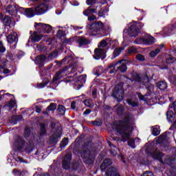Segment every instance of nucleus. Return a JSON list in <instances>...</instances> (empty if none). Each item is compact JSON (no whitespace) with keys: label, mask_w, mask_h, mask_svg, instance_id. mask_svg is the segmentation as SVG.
I'll list each match as a JSON object with an SVG mask.
<instances>
[{"label":"nucleus","mask_w":176,"mask_h":176,"mask_svg":"<svg viewBox=\"0 0 176 176\" xmlns=\"http://www.w3.org/2000/svg\"><path fill=\"white\" fill-rule=\"evenodd\" d=\"M134 123V116L131 113H125V116L122 120L118 121V124H116V131L122 135L121 141L122 142H127L131 137L130 129L131 126Z\"/></svg>","instance_id":"1"},{"label":"nucleus","mask_w":176,"mask_h":176,"mask_svg":"<svg viewBox=\"0 0 176 176\" xmlns=\"http://www.w3.org/2000/svg\"><path fill=\"white\" fill-rule=\"evenodd\" d=\"M93 145V142L90 140L85 142L79 148L75 146L73 149V153L76 155H80L84 163L91 166L94 164L96 160V153L90 151V148Z\"/></svg>","instance_id":"2"},{"label":"nucleus","mask_w":176,"mask_h":176,"mask_svg":"<svg viewBox=\"0 0 176 176\" xmlns=\"http://www.w3.org/2000/svg\"><path fill=\"white\" fill-rule=\"evenodd\" d=\"M107 46H108V43H107V41L102 40L98 48L95 50V56H94V58L96 60H99V58H102V60L104 58V56H105V52L107 51Z\"/></svg>","instance_id":"3"},{"label":"nucleus","mask_w":176,"mask_h":176,"mask_svg":"<svg viewBox=\"0 0 176 176\" xmlns=\"http://www.w3.org/2000/svg\"><path fill=\"white\" fill-rule=\"evenodd\" d=\"M88 28L90 35H96L101 31H104V23L101 21H98L88 25Z\"/></svg>","instance_id":"4"},{"label":"nucleus","mask_w":176,"mask_h":176,"mask_svg":"<svg viewBox=\"0 0 176 176\" xmlns=\"http://www.w3.org/2000/svg\"><path fill=\"white\" fill-rule=\"evenodd\" d=\"M37 32L41 34L43 32V34H49L50 31H52V26L49 24H45L42 23H35L34 25Z\"/></svg>","instance_id":"5"},{"label":"nucleus","mask_w":176,"mask_h":176,"mask_svg":"<svg viewBox=\"0 0 176 176\" xmlns=\"http://www.w3.org/2000/svg\"><path fill=\"white\" fill-rule=\"evenodd\" d=\"M145 152L146 155L151 156L154 160H162V157H163V153L160 152L157 148L153 151L146 149Z\"/></svg>","instance_id":"6"},{"label":"nucleus","mask_w":176,"mask_h":176,"mask_svg":"<svg viewBox=\"0 0 176 176\" xmlns=\"http://www.w3.org/2000/svg\"><path fill=\"white\" fill-rule=\"evenodd\" d=\"M111 96L118 101V102H122V101H123V99L124 98V89H113Z\"/></svg>","instance_id":"7"},{"label":"nucleus","mask_w":176,"mask_h":176,"mask_svg":"<svg viewBox=\"0 0 176 176\" xmlns=\"http://www.w3.org/2000/svg\"><path fill=\"white\" fill-rule=\"evenodd\" d=\"M117 65H119L118 67V71H120V72H125V71L127 70V65H126V60H121L116 63L109 65V68H115V67H117Z\"/></svg>","instance_id":"8"},{"label":"nucleus","mask_w":176,"mask_h":176,"mask_svg":"<svg viewBox=\"0 0 176 176\" xmlns=\"http://www.w3.org/2000/svg\"><path fill=\"white\" fill-rule=\"evenodd\" d=\"M71 160H72V154H67L62 162V167L64 170L71 168Z\"/></svg>","instance_id":"9"},{"label":"nucleus","mask_w":176,"mask_h":176,"mask_svg":"<svg viewBox=\"0 0 176 176\" xmlns=\"http://www.w3.org/2000/svg\"><path fill=\"white\" fill-rule=\"evenodd\" d=\"M76 42L78 45V47H83L90 45V40L85 36H78L76 38Z\"/></svg>","instance_id":"10"},{"label":"nucleus","mask_w":176,"mask_h":176,"mask_svg":"<svg viewBox=\"0 0 176 176\" xmlns=\"http://www.w3.org/2000/svg\"><path fill=\"white\" fill-rule=\"evenodd\" d=\"M33 10L34 14H37L38 16L41 14H45V13L47 12V5L41 4L35 7Z\"/></svg>","instance_id":"11"},{"label":"nucleus","mask_w":176,"mask_h":176,"mask_svg":"<svg viewBox=\"0 0 176 176\" xmlns=\"http://www.w3.org/2000/svg\"><path fill=\"white\" fill-rule=\"evenodd\" d=\"M27 142L24 140L21 136H19L16 141L15 142V146L17 151H22V149L25 146Z\"/></svg>","instance_id":"12"},{"label":"nucleus","mask_w":176,"mask_h":176,"mask_svg":"<svg viewBox=\"0 0 176 176\" xmlns=\"http://www.w3.org/2000/svg\"><path fill=\"white\" fill-rule=\"evenodd\" d=\"M124 110L125 108L123 104H120L116 109V113L120 118L121 120H123V118L126 116V113H130V112H124Z\"/></svg>","instance_id":"13"},{"label":"nucleus","mask_w":176,"mask_h":176,"mask_svg":"<svg viewBox=\"0 0 176 176\" xmlns=\"http://www.w3.org/2000/svg\"><path fill=\"white\" fill-rule=\"evenodd\" d=\"M34 149H35V143H34V140H28V144H26L24 149L25 152L26 153L30 154V153H32Z\"/></svg>","instance_id":"14"},{"label":"nucleus","mask_w":176,"mask_h":176,"mask_svg":"<svg viewBox=\"0 0 176 176\" xmlns=\"http://www.w3.org/2000/svg\"><path fill=\"white\" fill-rule=\"evenodd\" d=\"M140 32V29L135 25H132L129 28V34L130 36H137Z\"/></svg>","instance_id":"15"},{"label":"nucleus","mask_w":176,"mask_h":176,"mask_svg":"<svg viewBox=\"0 0 176 176\" xmlns=\"http://www.w3.org/2000/svg\"><path fill=\"white\" fill-rule=\"evenodd\" d=\"M21 12L27 16V17H34L35 12H34V8H23L20 9Z\"/></svg>","instance_id":"16"},{"label":"nucleus","mask_w":176,"mask_h":176,"mask_svg":"<svg viewBox=\"0 0 176 176\" xmlns=\"http://www.w3.org/2000/svg\"><path fill=\"white\" fill-rule=\"evenodd\" d=\"M112 165V160L109 158L104 159L102 163L100 165V170L102 171H105L109 167V166Z\"/></svg>","instance_id":"17"},{"label":"nucleus","mask_w":176,"mask_h":176,"mask_svg":"<svg viewBox=\"0 0 176 176\" xmlns=\"http://www.w3.org/2000/svg\"><path fill=\"white\" fill-rule=\"evenodd\" d=\"M107 176H120L119 173H118V169L115 167H110L106 171Z\"/></svg>","instance_id":"18"},{"label":"nucleus","mask_w":176,"mask_h":176,"mask_svg":"<svg viewBox=\"0 0 176 176\" xmlns=\"http://www.w3.org/2000/svg\"><path fill=\"white\" fill-rule=\"evenodd\" d=\"M7 41L8 42V43H17V41H19V37L16 34V33H14L12 34H9L7 36Z\"/></svg>","instance_id":"19"},{"label":"nucleus","mask_w":176,"mask_h":176,"mask_svg":"<svg viewBox=\"0 0 176 176\" xmlns=\"http://www.w3.org/2000/svg\"><path fill=\"white\" fill-rule=\"evenodd\" d=\"M42 38H43V34L39 35L38 34V32H34L33 34L31 35V39L34 43L36 42H39V41H41Z\"/></svg>","instance_id":"20"},{"label":"nucleus","mask_w":176,"mask_h":176,"mask_svg":"<svg viewBox=\"0 0 176 176\" xmlns=\"http://www.w3.org/2000/svg\"><path fill=\"white\" fill-rule=\"evenodd\" d=\"M23 120V116L21 115H15L12 116L10 120V123L13 124H17V122H21Z\"/></svg>","instance_id":"21"},{"label":"nucleus","mask_w":176,"mask_h":176,"mask_svg":"<svg viewBox=\"0 0 176 176\" xmlns=\"http://www.w3.org/2000/svg\"><path fill=\"white\" fill-rule=\"evenodd\" d=\"M142 41L144 43H146V45H153V43H155V38L150 35H146Z\"/></svg>","instance_id":"22"},{"label":"nucleus","mask_w":176,"mask_h":176,"mask_svg":"<svg viewBox=\"0 0 176 176\" xmlns=\"http://www.w3.org/2000/svg\"><path fill=\"white\" fill-rule=\"evenodd\" d=\"M166 119L169 123H173L174 120H175V116L174 114V111H168L166 112Z\"/></svg>","instance_id":"23"},{"label":"nucleus","mask_w":176,"mask_h":176,"mask_svg":"<svg viewBox=\"0 0 176 176\" xmlns=\"http://www.w3.org/2000/svg\"><path fill=\"white\" fill-rule=\"evenodd\" d=\"M133 79L135 82H144V80H146L147 82H149V79L148 78V77L142 78L138 74H134L133 76Z\"/></svg>","instance_id":"24"},{"label":"nucleus","mask_w":176,"mask_h":176,"mask_svg":"<svg viewBox=\"0 0 176 176\" xmlns=\"http://www.w3.org/2000/svg\"><path fill=\"white\" fill-rule=\"evenodd\" d=\"M58 136L54 135L53 134L50 137L49 144L50 145H56L58 142Z\"/></svg>","instance_id":"25"},{"label":"nucleus","mask_w":176,"mask_h":176,"mask_svg":"<svg viewBox=\"0 0 176 176\" xmlns=\"http://www.w3.org/2000/svg\"><path fill=\"white\" fill-rule=\"evenodd\" d=\"M47 131L46 130V124L40 123V135L41 137H43V135H46Z\"/></svg>","instance_id":"26"},{"label":"nucleus","mask_w":176,"mask_h":176,"mask_svg":"<svg viewBox=\"0 0 176 176\" xmlns=\"http://www.w3.org/2000/svg\"><path fill=\"white\" fill-rule=\"evenodd\" d=\"M6 13H9L11 16H14L16 14V7L11 5L8 6Z\"/></svg>","instance_id":"27"},{"label":"nucleus","mask_w":176,"mask_h":176,"mask_svg":"<svg viewBox=\"0 0 176 176\" xmlns=\"http://www.w3.org/2000/svg\"><path fill=\"white\" fill-rule=\"evenodd\" d=\"M52 134L58 138H61V134H63V127H61V126H57Z\"/></svg>","instance_id":"28"},{"label":"nucleus","mask_w":176,"mask_h":176,"mask_svg":"<svg viewBox=\"0 0 176 176\" xmlns=\"http://www.w3.org/2000/svg\"><path fill=\"white\" fill-rule=\"evenodd\" d=\"M57 111L60 116H64L65 115V111H67V109H65V107H64V105L59 104L58 106Z\"/></svg>","instance_id":"29"},{"label":"nucleus","mask_w":176,"mask_h":176,"mask_svg":"<svg viewBox=\"0 0 176 176\" xmlns=\"http://www.w3.org/2000/svg\"><path fill=\"white\" fill-rule=\"evenodd\" d=\"M126 102L128 105L132 107V108H137V107H140V103H138L137 101L133 100L132 99L126 100Z\"/></svg>","instance_id":"30"},{"label":"nucleus","mask_w":176,"mask_h":176,"mask_svg":"<svg viewBox=\"0 0 176 176\" xmlns=\"http://www.w3.org/2000/svg\"><path fill=\"white\" fill-rule=\"evenodd\" d=\"M45 61H46V56L45 55L38 56L36 58V63L39 64V65H42Z\"/></svg>","instance_id":"31"},{"label":"nucleus","mask_w":176,"mask_h":176,"mask_svg":"<svg viewBox=\"0 0 176 176\" xmlns=\"http://www.w3.org/2000/svg\"><path fill=\"white\" fill-rule=\"evenodd\" d=\"M166 163L171 167V168L176 170V159L167 160Z\"/></svg>","instance_id":"32"},{"label":"nucleus","mask_w":176,"mask_h":176,"mask_svg":"<svg viewBox=\"0 0 176 176\" xmlns=\"http://www.w3.org/2000/svg\"><path fill=\"white\" fill-rule=\"evenodd\" d=\"M31 136V128L30 127H25L24 133H23V137L25 140H28L30 137Z\"/></svg>","instance_id":"33"},{"label":"nucleus","mask_w":176,"mask_h":176,"mask_svg":"<svg viewBox=\"0 0 176 176\" xmlns=\"http://www.w3.org/2000/svg\"><path fill=\"white\" fill-rule=\"evenodd\" d=\"M85 107H88V108H93L94 107V103H93V100L91 99H85L83 102Z\"/></svg>","instance_id":"34"},{"label":"nucleus","mask_w":176,"mask_h":176,"mask_svg":"<svg viewBox=\"0 0 176 176\" xmlns=\"http://www.w3.org/2000/svg\"><path fill=\"white\" fill-rule=\"evenodd\" d=\"M69 142V138H64L60 144V148H65V146L68 145Z\"/></svg>","instance_id":"35"},{"label":"nucleus","mask_w":176,"mask_h":176,"mask_svg":"<svg viewBox=\"0 0 176 176\" xmlns=\"http://www.w3.org/2000/svg\"><path fill=\"white\" fill-rule=\"evenodd\" d=\"M157 87L158 89H167V82L164 80L160 81L157 82Z\"/></svg>","instance_id":"36"},{"label":"nucleus","mask_w":176,"mask_h":176,"mask_svg":"<svg viewBox=\"0 0 176 176\" xmlns=\"http://www.w3.org/2000/svg\"><path fill=\"white\" fill-rule=\"evenodd\" d=\"M3 22L4 25H6V27H8L10 25V23H12V19H10V17L6 16L4 17Z\"/></svg>","instance_id":"37"},{"label":"nucleus","mask_w":176,"mask_h":176,"mask_svg":"<svg viewBox=\"0 0 176 176\" xmlns=\"http://www.w3.org/2000/svg\"><path fill=\"white\" fill-rule=\"evenodd\" d=\"M57 109V103H50V104L47 107V111H56Z\"/></svg>","instance_id":"38"},{"label":"nucleus","mask_w":176,"mask_h":176,"mask_svg":"<svg viewBox=\"0 0 176 176\" xmlns=\"http://www.w3.org/2000/svg\"><path fill=\"white\" fill-rule=\"evenodd\" d=\"M123 50V48H116L113 52V58H116L122 53V50Z\"/></svg>","instance_id":"39"},{"label":"nucleus","mask_w":176,"mask_h":176,"mask_svg":"<svg viewBox=\"0 0 176 176\" xmlns=\"http://www.w3.org/2000/svg\"><path fill=\"white\" fill-rule=\"evenodd\" d=\"M10 74V70L0 65V74Z\"/></svg>","instance_id":"40"},{"label":"nucleus","mask_w":176,"mask_h":176,"mask_svg":"<svg viewBox=\"0 0 176 176\" xmlns=\"http://www.w3.org/2000/svg\"><path fill=\"white\" fill-rule=\"evenodd\" d=\"M58 79H61V71H59L56 73V74L53 78V82H54L58 80Z\"/></svg>","instance_id":"41"},{"label":"nucleus","mask_w":176,"mask_h":176,"mask_svg":"<svg viewBox=\"0 0 176 176\" xmlns=\"http://www.w3.org/2000/svg\"><path fill=\"white\" fill-rule=\"evenodd\" d=\"M160 52V49L157 48L154 51H151L150 52V56L151 57H156V56H157V54H159Z\"/></svg>","instance_id":"42"},{"label":"nucleus","mask_w":176,"mask_h":176,"mask_svg":"<svg viewBox=\"0 0 176 176\" xmlns=\"http://www.w3.org/2000/svg\"><path fill=\"white\" fill-rule=\"evenodd\" d=\"M5 91H5V90L0 91V101H1V100H2L3 97H5V96H8V97H10V96H12L13 97L14 96V95L10 94L9 93L2 94V93H5Z\"/></svg>","instance_id":"43"},{"label":"nucleus","mask_w":176,"mask_h":176,"mask_svg":"<svg viewBox=\"0 0 176 176\" xmlns=\"http://www.w3.org/2000/svg\"><path fill=\"white\" fill-rule=\"evenodd\" d=\"M16 106V100L11 99L10 102H8V107L10 109H13L14 107Z\"/></svg>","instance_id":"44"},{"label":"nucleus","mask_w":176,"mask_h":176,"mask_svg":"<svg viewBox=\"0 0 176 176\" xmlns=\"http://www.w3.org/2000/svg\"><path fill=\"white\" fill-rule=\"evenodd\" d=\"M128 145H129V146L132 148V149H135V140H134L133 139L130 140L128 142Z\"/></svg>","instance_id":"45"},{"label":"nucleus","mask_w":176,"mask_h":176,"mask_svg":"<svg viewBox=\"0 0 176 176\" xmlns=\"http://www.w3.org/2000/svg\"><path fill=\"white\" fill-rule=\"evenodd\" d=\"M75 41H76V37H72L71 38H65L63 42L64 43H72Z\"/></svg>","instance_id":"46"},{"label":"nucleus","mask_w":176,"mask_h":176,"mask_svg":"<svg viewBox=\"0 0 176 176\" xmlns=\"http://www.w3.org/2000/svg\"><path fill=\"white\" fill-rule=\"evenodd\" d=\"M128 53L129 54H133V53H137V48L135 47H129L128 48Z\"/></svg>","instance_id":"47"},{"label":"nucleus","mask_w":176,"mask_h":176,"mask_svg":"<svg viewBox=\"0 0 176 176\" xmlns=\"http://www.w3.org/2000/svg\"><path fill=\"white\" fill-rule=\"evenodd\" d=\"M152 134L154 137H157L160 134V131L157 128L153 129Z\"/></svg>","instance_id":"48"},{"label":"nucleus","mask_w":176,"mask_h":176,"mask_svg":"<svg viewBox=\"0 0 176 176\" xmlns=\"http://www.w3.org/2000/svg\"><path fill=\"white\" fill-rule=\"evenodd\" d=\"M166 138H167V132H164L158 137V140H160V141H164Z\"/></svg>","instance_id":"49"},{"label":"nucleus","mask_w":176,"mask_h":176,"mask_svg":"<svg viewBox=\"0 0 176 176\" xmlns=\"http://www.w3.org/2000/svg\"><path fill=\"white\" fill-rule=\"evenodd\" d=\"M136 60L138 61H145V56L141 54H138L136 56Z\"/></svg>","instance_id":"50"},{"label":"nucleus","mask_w":176,"mask_h":176,"mask_svg":"<svg viewBox=\"0 0 176 176\" xmlns=\"http://www.w3.org/2000/svg\"><path fill=\"white\" fill-rule=\"evenodd\" d=\"M87 76L86 74H82L79 76V79H80L81 83H85L86 82Z\"/></svg>","instance_id":"51"},{"label":"nucleus","mask_w":176,"mask_h":176,"mask_svg":"<svg viewBox=\"0 0 176 176\" xmlns=\"http://www.w3.org/2000/svg\"><path fill=\"white\" fill-rule=\"evenodd\" d=\"M174 61H175V58L171 56H169V57L166 58V63L168 64H171V63H174Z\"/></svg>","instance_id":"52"},{"label":"nucleus","mask_w":176,"mask_h":176,"mask_svg":"<svg viewBox=\"0 0 176 176\" xmlns=\"http://www.w3.org/2000/svg\"><path fill=\"white\" fill-rule=\"evenodd\" d=\"M124 85L123 82H116L114 89H123Z\"/></svg>","instance_id":"53"},{"label":"nucleus","mask_w":176,"mask_h":176,"mask_svg":"<svg viewBox=\"0 0 176 176\" xmlns=\"http://www.w3.org/2000/svg\"><path fill=\"white\" fill-rule=\"evenodd\" d=\"M151 163L152 162L149 160H143L141 162V164H143L144 166H151Z\"/></svg>","instance_id":"54"},{"label":"nucleus","mask_w":176,"mask_h":176,"mask_svg":"<svg viewBox=\"0 0 176 176\" xmlns=\"http://www.w3.org/2000/svg\"><path fill=\"white\" fill-rule=\"evenodd\" d=\"M5 52H6V48L3 47L2 41H0V53H5Z\"/></svg>","instance_id":"55"},{"label":"nucleus","mask_w":176,"mask_h":176,"mask_svg":"<svg viewBox=\"0 0 176 176\" xmlns=\"http://www.w3.org/2000/svg\"><path fill=\"white\" fill-rule=\"evenodd\" d=\"M47 83H49V80H46L44 82H41L38 85V87H39L40 89H42V87H45V86H46V85H47Z\"/></svg>","instance_id":"56"},{"label":"nucleus","mask_w":176,"mask_h":176,"mask_svg":"<svg viewBox=\"0 0 176 176\" xmlns=\"http://www.w3.org/2000/svg\"><path fill=\"white\" fill-rule=\"evenodd\" d=\"M57 52L54 51L52 53H51L49 56L50 58H54L57 57Z\"/></svg>","instance_id":"57"},{"label":"nucleus","mask_w":176,"mask_h":176,"mask_svg":"<svg viewBox=\"0 0 176 176\" xmlns=\"http://www.w3.org/2000/svg\"><path fill=\"white\" fill-rule=\"evenodd\" d=\"M94 20H97V16H96V15H91L88 16L89 21H94Z\"/></svg>","instance_id":"58"},{"label":"nucleus","mask_w":176,"mask_h":176,"mask_svg":"<svg viewBox=\"0 0 176 176\" xmlns=\"http://www.w3.org/2000/svg\"><path fill=\"white\" fill-rule=\"evenodd\" d=\"M96 0H87L86 3L87 5H94L96 3Z\"/></svg>","instance_id":"59"},{"label":"nucleus","mask_w":176,"mask_h":176,"mask_svg":"<svg viewBox=\"0 0 176 176\" xmlns=\"http://www.w3.org/2000/svg\"><path fill=\"white\" fill-rule=\"evenodd\" d=\"M91 112V109H87L84 112L83 115L84 116H86V115H90V113Z\"/></svg>","instance_id":"60"},{"label":"nucleus","mask_w":176,"mask_h":176,"mask_svg":"<svg viewBox=\"0 0 176 176\" xmlns=\"http://www.w3.org/2000/svg\"><path fill=\"white\" fill-rule=\"evenodd\" d=\"M71 109H76V101L72 102Z\"/></svg>","instance_id":"61"},{"label":"nucleus","mask_w":176,"mask_h":176,"mask_svg":"<svg viewBox=\"0 0 176 176\" xmlns=\"http://www.w3.org/2000/svg\"><path fill=\"white\" fill-rule=\"evenodd\" d=\"M169 108H173V111L175 113H176V104H169Z\"/></svg>","instance_id":"62"},{"label":"nucleus","mask_w":176,"mask_h":176,"mask_svg":"<svg viewBox=\"0 0 176 176\" xmlns=\"http://www.w3.org/2000/svg\"><path fill=\"white\" fill-rule=\"evenodd\" d=\"M142 176H154V175H153V173L151 172H149V173L146 172L144 174H142Z\"/></svg>","instance_id":"63"},{"label":"nucleus","mask_w":176,"mask_h":176,"mask_svg":"<svg viewBox=\"0 0 176 176\" xmlns=\"http://www.w3.org/2000/svg\"><path fill=\"white\" fill-rule=\"evenodd\" d=\"M92 124H94V126H101V123L97 120L93 121Z\"/></svg>","instance_id":"64"}]
</instances>
